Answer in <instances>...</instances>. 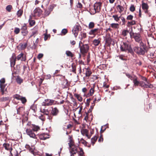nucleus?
<instances>
[{
    "label": "nucleus",
    "mask_w": 156,
    "mask_h": 156,
    "mask_svg": "<svg viewBox=\"0 0 156 156\" xmlns=\"http://www.w3.org/2000/svg\"><path fill=\"white\" fill-rule=\"evenodd\" d=\"M120 50L122 51H127L128 53H130L132 54L133 53L130 45L128 42H123L121 45Z\"/></svg>",
    "instance_id": "nucleus-1"
},
{
    "label": "nucleus",
    "mask_w": 156,
    "mask_h": 156,
    "mask_svg": "<svg viewBox=\"0 0 156 156\" xmlns=\"http://www.w3.org/2000/svg\"><path fill=\"white\" fill-rule=\"evenodd\" d=\"M139 47L136 46L134 47V51L139 55H144L145 53L146 47L144 44H141Z\"/></svg>",
    "instance_id": "nucleus-2"
},
{
    "label": "nucleus",
    "mask_w": 156,
    "mask_h": 156,
    "mask_svg": "<svg viewBox=\"0 0 156 156\" xmlns=\"http://www.w3.org/2000/svg\"><path fill=\"white\" fill-rule=\"evenodd\" d=\"M103 29L102 28H97L91 29L89 32L90 35H93L95 37L96 35L100 36L102 35Z\"/></svg>",
    "instance_id": "nucleus-3"
},
{
    "label": "nucleus",
    "mask_w": 156,
    "mask_h": 156,
    "mask_svg": "<svg viewBox=\"0 0 156 156\" xmlns=\"http://www.w3.org/2000/svg\"><path fill=\"white\" fill-rule=\"evenodd\" d=\"M130 37L131 38H134L135 41L138 43H140V44L143 43L142 42V38L140 35L139 33H130Z\"/></svg>",
    "instance_id": "nucleus-4"
},
{
    "label": "nucleus",
    "mask_w": 156,
    "mask_h": 156,
    "mask_svg": "<svg viewBox=\"0 0 156 156\" xmlns=\"http://www.w3.org/2000/svg\"><path fill=\"white\" fill-rule=\"evenodd\" d=\"M59 112L58 109L57 107L52 108L51 112V115H48V119L51 121L53 116H57Z\"/></svg>",
    "instance_id": "nucleus-5"
},
{
    "label": "nucleus",
    "mask_w": 156,
    "mask_h": 156,
    "mask_svg": "<svg viewBox=\"0 0 156 156\" xmlns=\"http://www.w3.org/2000/svg\"><path fill=\"white\" fill-rule=\"evenodd\" d=\"M89 47L88 44H83L81 47H79L81 53L83 55L86 54L89 50Z\"/></svg>",
    "instance_id": "nucleus-6"
},
{
    "label": "nucleus",
    "mask_w": 156,
    "mask_h": 156,
    "mask_svg": "<svg viewBox=\"0 0 156 156\" xmlns=\"http://www.w3.org/2000/svg\"><path fill=\"white\" fill-rule=\"evenodd\" d=\"M133 16L131 15H128L126 18V20L131 21H128L127 24L128 27H129L130 26H132L136 25V21L134 20H133Z\"/></svg>",
    "instance_id": "nucleus-7"
},
{
    "label": "nucleus",
    "mask_w": 156,
    "mask_h": 156,
    "mask_svg": "<svg viewBox=\"0 0 156 156\" xmlns=\"http://www.w3.org/2000/svg\"><path fill=\"white\" fill-rule=\"evenodd\" d=\"M81 29V27L79 25H76L74 27L72 31L75 37L77 36L79 31Z\"/></svg>",
    "instance_id": "nucleus-8"
},
{
    "label": "nucleus",
    "mask_w": 156,
    "mask_h": 156,
    "mask_svg": "<svg viewBox=\"0 0 156 156\" xmlns=\"http://www.w3.org/2000/svg\"><path fill=\"white\" fill-rule=\"evenodd\" d=\"M102 4V3L101 2H98L94 4V6L95 13H98L100 12Z\"/></svg>",
    "instance_id": "nucleus-9"
},
{
    "label": "nucleus",
    "mask_w": 156,
    "mask_h": 156,
    "mask_svg": "<svg viewBox=\"0 0 156 156\" xmlns=\"http://www.w3.org/2000/svg\"><path fill=\"white\" fill-rule=\"evenodd\" d=\"M145 83L143 81H140L139 86L144 88H152L153 87L152 84H150L148 82Z\"/></svg>",
    "instance_id": "nucleus-10"
},
{
    "label": "nucleus",
    "mask_w": 156,
    "mask_h": 156,
    "mask_svg": "<svg viewBox=\"0 0 156 156\" xmlns=\"http://www.w3.org/2000/svg\"><path fill=\"white\" fill-rule=\"evenodd\" d=\"M34 15H33L34 17H40L42 13V11L39 8H36L34 11Z\"/></svg>",
    "instance_id": "nucleus-11"
},
{
    "label": "nucleus",
    "mask_w": 156,
    "mask_h": 156,
    "mask_svg": "<svg viewBox=\"0 0 156 156\" xmlns=\"http://www.w3.org/2000/svg\"><path fill=\"white\" fill-rule=\"evenodd\" d=\"M26 129V132L27 134L31 137L35 139L36 138V135L34 133V131L31 129Z\"/></svg>",
    "instance_id": "nucleus-12"
},
{
    "label": "nucleus",
    "mask_w": 156,
    "mask_h": 156,
    "mask_svg": "<svg viewBox=\"0 0 156 156\" xmlns=\"http://www.w3.org/2000/svg\"><path fill=\"white\" fill-rule=\"evenodd\" d=\"M21 30V33L23 36H26L27 35L28 32L27 30V25L26 24H24L22 26Z\"/></svg>",
    "instance_id": "nucleus-13"
},
{
    "label": "nucleus",
    "mask_w": 156,
    "mask_h": 156,
    "mask_svg": "<svg viewBox=\"0 0 156 156\" xmlns=\"http://www.w3.org/2000/svg\"><path fill=\"white\" fill-rule=\"evenodd\" d=\"M70 148V152L71 153V156H73L74 154H76L78 151L77 148L78 147L75 145L71 147Z\"/></svg>",
    "instance_id": "nucleus-14"
},
{
    "label": "nucleus",
    "mask_w": 156,
    "mask_h": 156,
    "mask_svg": "<svg viewBox=\"0 0 156 156\" xmlns=\"http://www.w3.org/2000/svg\"><path fill=\"white\" fill-rule=\"evenodd\" d=\"M10 65L11 67H13L15 65L16 61V56L15 53H13L10 59Z\"/></svg>",
    "instance_id": "nucleus-15"
},
{
    "label": "nucleus",
    "mask_w": 156,
    "mask_h": 156,
    "mask_svg": "<svg viewBox=\"0 0 156 156\" xmlns=\"http://www.w3.org/2000/svg\"><path fill=\"white\" fill-rule=\"evenodd\" d=\"M39 138L41 140H45L50 137V135L47 133H44L39 135Z\"/></svg>",
    "instance_id": "nucleus-16"
},
{
    "label": "nucleus",
    "mask_w": 156,
    "mask_h": 156,
    "mask_svg": "<svg viewBox=\"0 0 156 156\" xmlns=\"http://www.w3.org/2000/svg\"><path fill=\"white\" fill-rule=\"evenodd\" d=\"M84 69L85 72L84 74H85L86 77H89L92 73L91 70L89 68H85Z\"/></svg>",
    "instance_id": "nucleus-17"
},
{
    "label": "nucleus",
    "mask_w": 156,
    "mask_h": 156,
    "mask_svg": "<svg viewBox=\"0 0 156 156\" xmlns=\"http://www.w3.org/2000/svg\"><path fill=\"white\" fill-rule=\"evenodd\" d=\"M101 99V97L100 94L98 93L96 94L94 96V99L93 102L94 103H97Z\"/></svg>",
    "instance_id": "nucleus-18"
},
{
    "label": "nucleus",
    "mask_w": 156,
    "mask_h": 156,
    "mask_svg": "<svg viewBox=\"0 0 156 156\" xmlns=\"http://www.w3.org/2000/svg\"><path fill=\"white\" fill-rule=\"evenodd\" d=\"M81 132L83 135H85L88 139L90 138V137L88 135V130L87 129H83L81 130Z\"/></svg>",
    "instance_id": "nucleus-19"
},
{
    "label": "nucleus",
    "mask_w": 156,
    "mask_h": 156,
    "mask_svg": "<svg viewBox=\"0 0 156 156\" xmlns=\"http://www.w3.org/2000/svg\"><path fill=\"white\" fill-rule=\"evenodd\" d=\"M138 77L136 76L133 81L134 86L136 87L140 85V81H138Z\"/></svg>",
    "instance_id": "nucleus-20"
},
{
    "label": "nucleus",
    "mask_w": 156,
    "mask_h": 156,
    "mask_svg": "<svg viewBox=\"0 0 156 156\" xmlns=\"http://www.w3.org/2000/svg\"><path fill=\"white\" fill-rule=\"evenodd\" d=\"M69 143H68L69 147H71L75 145L74 142L73 140L72 136L69 135Z\"/></svg>",
    "instance_id": "nucleus-21"
},
{
    "label": "nucleus",
    "mask_w": 156,
    "mask_h": 156,
    "mask_svg": "<svg viewBox=\"0 0 156 156\" xmlns=\"http://www.w3.org/2000/svg\"><path fill=\"white\" fill-rule=\"evenodd\" d=\"M54 103V101L52 100L47 99L45 100V105L47 106L51 105Z\"/></svg>",
    "instance_id": "nucleus-22"
},
{
    "label": "nucleus",
    "mask_w": 156,
    "mask_h": 156,
    "mask_svg": "<svg viewBox=\"0 0 156 156\" xmlns=\"http://www.w3.org/2000/svg\"><path fill=\"white\" fill-rule=\"evenodd\" d=\"M94 86L93 87H92L90 89L89 92L87 95V97L92 96L94 92Z\"/></svg>",
    "instance_id": "nucleus-23"
},
{
    "label": "nucleus",
    "mask_w": 156,
    "mask_h": 156,
    "mask_svg": "<svg viewBox=\"0 0 156 156\" xmlns=\"http://www.w3.org/2000/svg\"><path fill=\"white\" fill-rule=\"evenodd\" d=\"M32 16L30 15L29 17V19L28 20L29 22V24L30 26L32 27L35 24V21L34 20H32Z\"/></svg>",
    "instance_id": "nucleus-24"
},
{
    "label": "nucleus",
    "mask_w": 156,
    "mask_h": 156,
    "mask_svg": "<svg viewBox=\"0 0 156 156\" xmlns=\"http://www.w3.org/2000/svg\"><path fill=\"white\" fill-rule=\"evenodd\" d=\"M141 6L143 10H147L149 9V6L148 4L147 3H144L143 1L142 2Z\"/></svg>",
    "instance_id": "nucleus-25"
},
{
    "label": "nucleus",
    "mask_w": 156,
    "mask_h": 156,
    "mask_svg": "<svg viewBox=\"0 0 156 156\" xmlns=\"http://www.w3.org/2000/svg\"><path fill=\"white\" fill-rule=\"evenodd\" d=\"M32 30V34L30 36V38L38 33V29L37 27H35Z\"/></svg>",
    "instance_id": "nucleus-26"
},
{
    "label": "nucleus",
    "mask_w": 156,
    "mask_h": 156,
    "mask_svg": "<svg viewBox=\"0 0 156 156\" xmlns=\"http://www.w3.org/2000/svg\"><path fill=\"white\" fill-rule=\"evenodd\" d=\"M3 146L5 148V149L8 150L10 151V149L12 148L10 144L8 143H4L3 144Z\"/></svg>",
    "instance_id": "nucleus-27"
},
{
    "label": "nucleus",
    "mask_w": 156,
    "mask_h": 156,
    "mask_svg": "<svg viewBox=\"0 0 156 156\" xmlns=\"http://www.w3.org/2000/svg\"><path fill=\"white\" fill-rule=\"evenodd\" d=\"M31 126V129L34 131H37L40 129V127L38 126L33 124Z\"/></svg>",
    "instance_id": "nucleus-28"
},
{
    "label": "nucleus",
    "mask_w": 156,
    "mask_h": 156,
    "mask_svg": "<svg viewBox=\"0 0 156 156\" xmlns=\"http://www.w3.org/2000/svg\"><path fill=\"white\" fill-rule=\"evenodd\" d=\"M40 112H41L43 113L44 114L46 115H48V116L49 115H48L49 112L48 109L42 108H41L40 109Z\"/></svg>",
    "instance_id": "nucleus-29"
},
{
    "label": "nucleus",
    "mask_w": 156,
    "mask_h": 156,
    "mask_svg": "<svg viewBox=\"0 0 156 156\" xmlns=\"http://www.w3.org/2000/svg\"><path fill=\"white\" fill-rule=\"evenodd\" d=\"M77 65H76L75 64L73 63H72L71 66L72 68V69L71 71L75 74L76 73V66Z\"/></svg>",
    "instance_id": "nucleus-30"
},
{
    "label": "nucleus",
    "mask_w": 156,
    "mask_h": 156,
    "mask_svg": "<svg viewBox=\"0 0 156 156\" xmlns=\"http://www.w3.org/2000/svg\"><path fill=\"white\" fill-rule=\"evenodd\" d=\"M66 54L67 56L71 58H73L74 56V54L69 51H66Z\"/></svg>",
    "instance_id": "nucleus-31"
},
{
    "label": "nucleus",
    "mask_w": 156,
    "mask_h": 156,
    "mask_svg": "<svg viewBox=\"0 0 156 156\" xmlns=\"http://www.w3.org/2000/svg\"><path fill=\"white\" fill-rule=\"evenodd\" d=\"M16 81L17 83L20 84L23 82V80L19 76H17L16 79Z\"/></svg>",
    "instance_id": "nucleus-32"
},
{
    "label": "nucleus",
    "mask_w": 156,
    "mask_h": 156,
    "mask_svg": "<svg viewBox=\"0 0 156 156\" xmlns=\"http://www.w3.org/2000/svg\"><path fill=\"white\" fill-rule=\"evenodd\" d=\"M80 35L81 37L80 38V40L81 41L83 39L87 37V34L86 33L84 32L83 31H81L80 33Z\"/></svg>",
    "instance_id": "nucleus-33"
},
{
    "label": "nucleus",
    "mask_w": 156,
    "mask_h": 156,
    "mask_svg": "<svg viewBox=\"0 0 156 156\" xmlns=\"http://www.w3.org/2000/svg\"><path fill=\"white\" fill-rule=\"evenodd\" d=\"M28 118L27 116H24L22 119V122L23 125H25L26 123L27 122Z\"/></svg>",
    "instance_id": "nucleus-34"
},
{
    "label": "nucleus",
    "mask_w": 156,
    "mask_h": 156,
    "mask_svg": "<svg viewBox=\"0 0 156 156\" xmlns=\"http://www.w3.org/2000/svg\"><path fill=\"white\" fill-rule=\"evenodd\" d=\"M74 96L75 97L77 98V99H78V100L80 101L81 102L82 101V97L80 96V95L79 94H74Z\"/></svg>",
    "instance_id": "nucleus-35"
},
{
    "label": "nucleus",
    "mask_w": 156,
    "mask_h": 156,
    "mask_svg": "<svg viewBox=\"0 0 156 156\" xmlns=\"http://www.w3.org/2000/svg\"><path fill=\"white\" fill-rule=\"evenodd\" d=\"M117 9L119 10V12L120 13H121L124 10V8L120 5H118L117 6Z\"/></svg>",
    "instance_id": "nucleus-36"
},
{
    "label": "nucleus",
    "mask_w": 156,
    "mask_h": 156,
    "mask_svg": "<svg viewBox=\"0 0 156 156\" xmlns=\"http://www.w3.org/2000/svg\"><path fill=\"white\" fill-rule=\"evenodd\" d=\"M98 137L96 136H94L91 139V142L92 145H94L95 142L97 140Z\"/></svg>",
    "instance_id": "nucleus-37"
},
{
    "label": "nucleus",
    "mask_w": 156,
    "mask_h": 156,
    "mask_svg": "<svg viewBox=\"0 0 156 156\" xmlns=\"http://www.w3.org/2000/svg\"><path fill=\"white\" fill-rule=\"evenodd\" d=\"M111 27L115 29L118 28L119 27V25L118 23H112L110 24Z\"/></svg>",
    "instance_id": "nucleus-38"
},
{
    "label": "nucleus",
    "mask_w": 156,
    "mask_h": 156,
    "mask_svg": "<svg viewBox=\"0 0 156 156\" xmlns=\"http://www.w3.org/2000/svg\"><path fill=\"white\" fill-rule=\"evenodd\" d=\"M101 41L98 39H94L93 41V44L95 46H98L100 43Z\"/></svg>",
    "instance_id": "nucleus-39"
},
{
    "label": "nucleus",
    "mask_w": 156,
    "mask_h": 156,
    "mask_svg": "<svg viewBox=\"0 0 156 156\" xmlns=\"http://www.w3.org/2000/svg\"><path fill=\"white\" fill-rule=\"evenodd\" d=\"M19 46H20L22 50H24L27 47V43H25L24 44L20 43V44Z\"/></svg>",
    "instance_id": "nucleus-40"
},
{
    "label": "nucleus",
    "mask_w": 156,
    "mask_h": 156,
    "mask_svg": "<svg viewBox=\"0 0 156 156\" xmlns=\"http://www.w3.org/2000/svg\"><path fill=\"white\" fill-rule=\"evenodd\" d=\"M95 26V23L93 22H90L88 25V28L89 29H93Z\"/></svg>",
    "instance_id": "nucleus-41"
},
{
    "label": "nucleus",
    "mask_w": 156,
    "mask_h": 156,
    "mask_svg": "<svg viewBox=\"0 0 156 156\" xmlns=\"http://www.w3.org/2000/svg\"><path fill=\"white\" fill-rule=\"evenodd\" d=\"M26 124V127L25 128V129H27V128H28V129H31V127H32V125L33 124H31V122H28L25 124Z\"/></svg>",
    "instance_id": "nucleus-42"
},
{
    "label": "nucleus",
    "mask_w": 156,
    "mask_h": 156,
    "mask_svg": "<svg viewBox=\"0 0 156 156\" xmlns=\"http://www.w3.org/2000/svg\"><path fill=\"white\" fill-rule=\"evenodd\" d=\"M112 41V40L110 37H106L105 38V42L106 43L108 44H110Z\"/></svg>",
    "instance_id": "nucleus-43"
},
{
    "label": "nucleus",
    "mask_w": 156,
    "mask_h": 156,
    "mask_svg": "<svg viewBox=\"0 0 156 156\" xmlns=\"http://www.w3.org/2000/svg\"><path fill=\"white\" fill-rule=\"evenodd\" d=\"M12 5H9L6 7V10L8 12H10L11 11V10L12 9Z\"/></svg>",
    "instance_id": "nucleus-44"
},
{
    "label": "nucleus",
    "mask_w": 156,
    "mask_h": 156,
    "mask_svg": "<svg viewBox=\"0 0 156 156\" xmlns=\"http://www.w3.org/2000/svg\"><path fill=\"white\" fill-rule=\"evenodd\" d=\"M23 13V10L21 9L19 10L17 12V15L18 17H20Z\"/></svg>",
    "instance_id": "nucleus-45"
},
{
    "label": "nucleus",
    "mask_w": 156,
    "mask_h": 156,
    "mask_svg": "<svg viewBox=\"0 0 156 156\" xmlns=\"http://www.w3.org/2000/svg\"><path fill=\"white\" fill-rule=\"evenodd\" d=\"M129 31L127 30H124L122 32V35L124 37L126 36L129 33Z\"/></svg>",
    "instance_id": "nucleus-46"
},
{
    "label": "nucleus",
    "mask_w": 156,
    "mask_h": 156,
    "mask_svg": "<svg viewBox=\"0 0 156 156\" xmlns=\"http://www.w3.org/2000/svg\"><path fill=\"white\" fill-rule=\"evenodd\" d=\"M80 142L82 144H84L85 146H87V142L83 138H81L80 140Z\"/></svg>",
    "instance_id": "nucleus-47"
},
{
    "label": "nucleus",
    "mask_w": 156,
    "mask_h": 156,
    "mask_svg": "<svg viewBox=\"0 0 156 156\" xmlns=\"http://www.w3.org/2000/svg\"><path fill=\"white\" fill-rule=\"evenodd\" d=\"M9 100V97H2L0 98V101H6Z\"/></svg>",
    "instance_id": "nucleus-48"
},
{
    "label": "nucleus",
    "mask_w": 156,
    "mask_h": 156,
    "mask_svg": "<svg viewBox=\"0 0 156 156\" xmlns=\"http://www.w3.org/2000/svg\"><path fill=\"white\" fill-rule=\"evenodd\" d=\"M40 92L42 94H44L45 93V91L44 89V87L43 86H41L39 89Z\"/></svg>",
    "instance_id": "nucleus-49"
},
{
    "label": "nucleus",
    "mask_w": 156,
    "mask_h": 156,
    "mask_svg": "<svg viewBox=\"0 0 156 156\" xmlns=\"http://www.w3.org/2000/svg\"><path fill=\"white\" fill-rule=\"evenodd\" d=\"M112 17L114 18V20L117 22L119 21V20L120 17H119L117 15H113Z\"/></svg>",
    "instance_id": "nucleus-50"
},
{
    "label": "nucleus",
    "mask_w": 156,
    "mask_h": 156,
    "mask_svg": "<svg viewBox=\"0 0 156 156\" xmlns=\"http://www.w3.org/2000/svg\"><path fill=\"white\" fill-rule=\"evenodd\" d=\"M21 97L22 96L17 94H15L13 96L14 98L18 100H20Z\"/></svg>",
    "instance_id": "nucleus-51"
},
{
    "label": "nucleus",
    "mask_w": 156,
    "mask_h": 156,
    "mask_svg": "<svg viewBox=\"0 0 156 156\" xmlns=\"http://www.w3.org/2000/svg\"><path fill=\"white\" fill-rule=\"evenodd\" d=\"M51 12L49 10H45L44 12V16H48L50 14Z\"/></svg>",
    "instance_id": "nucleus-52"
},
{
    "label": "nucleus",
    "mask_w": 156,
    "mask_h": 156,
    "mask_svg": "<svg viewBox=\"0 0 156 156\" xmlns=\"http://www.w3.org/2000/svg\"><path fill=\"white\" fill-rule=\"evenodd\" d=\"M44 41H46L48 38H50V34H47V33L44 34Z\"/></svg>",
    "instance_id": "nucleus-53"
},
{
    "label": "nucleus",
    "mask_w": 156,
    "mask_h": 156,
    "mask_svg": "<svg viewBox=\"0 0 156 156\" xmlns=\"http://www.w3.org/2000/svg\"><path fill=\"white\" fill-rule=\"evenodd\" d=\"M130 10L132 12H133L135 10V8L133 5H131L130 8Z\"/></svg>",
    "instance_id": "nucleus-54"
},
{
    "label": "nucleus",
    "mask_w": 156,
    "mask_h": 156,
    "mask_svg": "<svg viewBox=\"0 0 156 156\" xmlns=\"http://www.w3.org/2000/svg\"><path fill=\"white\" fill-rule=\"evenodd\" d=\"M14 32V33L16 34H18L20 33V28H17V27L15 28Z\"/></svg>",
    "instance_id": "nucleus-55"
},
{
    "label": "nucleus",
    "mask_w": 156,
    "mask_h": 156,
    "mask_svg": "<svg viewBox=\"0 0 156 156\" xmlns=\"http://www.w3.org/2000/svg\"><path fill=\"white\" fill-rule=\"evenodd\" d=\"M68 32V30L66 29H62L61 31V33L63 35H66Z\"/></svg>",
    "instance_id": "nucleus-56"
},
{
    "label": "nucleus",
    "mask_w": 156,
    "mask_h": 156,
    "mask_svg": "<svg viewBox=\"0 0 156 156\" xmlns=\"http://www.w3.org/2000/svg\"><path fill=\"white\" fill-rule=\"evenodd\" d=\"M79 148L80 150L79 155L81 156H83L84 153L83 150L81 148L79 147Z\"/></svg>",
    "instance_id": "nucleus-57"
},
{
    "label": "nucleus",
    "mask_w": 156,
    "mask_h": 156,
    "mask_svg": "<svg viewBox=\"0 0 156 156\" xmlns=\"http://www.w3.org/2000/svg\"><path fill=\"white\" fill-rule=\"evenodd\" d=\"M23 55V53H21L17 56V57H16V59H17L18 60H19L21 58Z\"/></svg>",
    "instance_id": "nucleus-58"
},
{
    "label": "nucleus",
    "mask_w": 156,
    "mask_h": 156,
    "mask_svg": "<svg viewBox=\"0 0 156 156\" xmlns=\"http://www.w3.org/2000/svg\"><path fill=\"white\" fill-rule=\"evenodd\" d=\"M20 100H21L23 104H24L27 102V100L25 97H22Z\"/></svg>",
    "instance_id": "nucleus-59"
},
{
    "label": "nucleus",
    "mask_w": 156,
    "mask_h": 156,
    "mask_svg": "<svg viewBox=\"0 0 156 156\" xmlns=\"http://www.w3.org/2000/svg\"><path fill=\"white\" fill-rule=\"evenodd\" d=\"M23 109L22 107H20L17 109V114H20L21 113V111Z\"/></svg>",
    "instance_id": "nucleus-60"
},
{
    "label": "nucleus",
    "mask_w": 156,
    "mask_h": 156,
    "mask_svg": "<svg viewBox=\"0 0 156 156\" xmlns=\"http://www.w3.org/2000/svg\"><path fill=\"white\" fill-rule=\"evenodd\" d=\"M5 85H4V84H0V88L1 91H3V90H4Z\"/></svg>",
    "instance_id": "nucleus-61"
},
{
    "label": "nucleus",
    "mask_w": 156,
    "mask_h": 156,
    "mask_svg": "<svg viewBox=\"0 0 156 156\" xmlns=\"http://www.w3.org/2000/svg\"><path fill=\"white\" fill-rule=\"evenodd\" d=\"M56 5H50L49 6V10L51 12L53 10V9L54 8V7Z\"/></svg>",
    "instance_id": "nucleus-62"
},
{
    "label": "nucleus",
    "mask_w": 156,
    "mask_h": 156,
    "mask_svg": "<svg viewBox=\"0 0 156 156\" xmlns=\"http://www.w3.org/2000/svg\"><path fill=\"white\" fill-rule=\"evenodd\" d=\"M119 58L123 60H126V59L124 58L125 56L123 55H121L119 56Z\"/></svg>",
    "instance_id": "nucleus-63"
},
{
    "label": "nucleus",
    "mask_w": 156,
    "mask_h": 156,
    "mask_svg": "<svg viewBox=\"0 0 156 156\" xmlns=\"http://www.w3.org/2000/svg\"><path fill=\"white\" fill-rule=\"evenodd\" d=\"M5 83V80L4 78H2L0 80V84H4Z\"/></svg>",
    "instance_id": "nucleus-64"
}]
</instances>
